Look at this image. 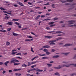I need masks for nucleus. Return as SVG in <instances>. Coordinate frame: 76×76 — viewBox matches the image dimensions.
Instances as JSON below:
<instances>
[{"instance_id":"f257e3e1","label":"nucleus","mask_w":76,"mask_h":76,"mask_svg":"<svg viewBox=\"0 0 76 76\" xmlns=\"http://www.w3.org/2000/svg\"><path fill=\"white\" fill-rule=\"evenodd\" d=\"M71 66V64H68L66 65L65 64H64L62 66H58V67H54V69H56L57 70H58L59 69H60L61 67H70Z\"/></svg>"},{"instance_id":"f03ea898","label":"nucleus","mask_w":76,"mask_h":76,"mask_svg":"<svg viewBox=\"0 0 76 76\" xmlns=\"http://www.w3.org/2000/svg\"><path fill=\"white\" fill-rule=\"evenodd\" d=\"M37 69L36 71H37V72H43V70H41L40 69H38V68L35 69V68H33L30 69V71H34V70H35Z\"/></svg>"},{"instance_id":"7ed1b4c3","label":"nucleus","mask_w":76,"mask_h":76,"mask_svg":"<svg viewBox=\"0 0 76 76\" xmlns=\"http://www.w3.org/2000/svg\"><path fill=\"white\" fill-rule=\"evenodd\" d=\"M68 22H69V23L68 24V25H72V24H74L75 22V21L74 20H71L68 21Z\"/></svg>"},{"instance_id":"20e7f679","label":"nucleus","mask_w":76,"mask_h":76,"mask_svg":"<svg viewBox=\"0 0 76 76\" xmlns=\"http://www.w3.org/2000/svg\"><path fill=\"white\" fill-rule=\"evenodd\" d=\"M72 44L67 43L63 46V47H67V46H72Z\"/></svg>"},{"instance_id":"39448f33","label":"nucleus","mask_w":76,"mask_h":76,"mask_svg":"<svg viewBox=\"0 0 76 76\" xmlns=\"http://www.w3.org/2000/svg\"><path fill=\"white\" fill-rule=\"evenodd\" d=\"M11 60H12L10 62V63H15V58H12L11 59Z\"/></svg>"},{"instance_id":"423d86ee","label":"nucleus","mask_w":76,"mask_h":76,"mask_svg":"<svg viewBox=\"0 0 76 76\" xmlns=\"http://www.w3.org/2000/svg\"><path fill=\"white\" fill-rule=\"evenodd\" d=\"M75 5H76V3H74L72 4H71L70 6L71 7H76V6Z\"/></svg>"},{"instance_id":"0eeeda50","label":"nucleus","mask_w":76,"mask_h":76,"mask_svg":"<svg viewBox=\"0 0 76 76\" xmlns=\"http://www.w3.org/2000/svg\"><path fill=\"white\" fill-rule=\"evenodd\" d=\"M50 47V46L48 45H45L44 46H43L42 47V48H49Z\"/></svg>"},{"instance_id":"6e6552de","label":"nucleus","mask_w":76,"mask_h":76,"mask_svg":"<svg viewBox=\"0 0 76 76\" xmlns=\"http://www.w3.org/2000/svg\"><path fill=\"white\" fill-rule=\"evenodd\" d=\"M53 58H58V57H60V56L58 55H56V56H53Z\"/></svg>"},{"instance_id":"1a4fd4ad","label":"nucleus","mask_w":76,"mask_h":76,"mask_svg":"<svg viewBox=\"0 0 76 76\" xmlns=\"http://www.w3.org/2000/svg\"><path fill=\"white\" fill-rule=\"evenodd\" d=\"M9 61H6L4 63V64L6 66H7V64L9 63Z\"/></svg>"},{"instance_id":"9d476101","label":"nucleus","mask_w":76,"mask_h":76,"mask_svg":"<svg viewBox=\"0 0 76 76\" xmlns=\"http://www.w3.org/2000/svg\"><path fill=\"white\" fill-rule=\"evenodd\" d=\"M47 65H48V67H51L52 66V64H47Z\"/></svg>"},{"instance_id":"9b49d317","label":"nucleus","mask_w":76,"mask_h":76,"mask_svg":"<svg viewBox=\"0 0 76 76\" xmlns=\"http://www.w3.org/2000/svg\"><path fill=\"white\" fill-rule=\"evenodd\" d=\"M18 4H19V5H20V6H23V5L22 4V3L20 2H17Z\"/></svg>"},{"instance_id":"f8f14e48","label":"nucleus","mask_w":76,"mask_h":76,"mask_svg":"<svg viewBox=\"0 0 76 76\" xmlns=\"http://www.w3.org/2000/svg\"><path fill=\"white\" fill-rule=\"evenodd\" d=\"M7 24H8V25H12L13 24V22H8V23H7Z\"/></svg>"},{"instance_id":"ddd939ff","label":"nucleus","mask_w":76,"mask_h":76,"mask_svg":"<svg viewBox=\"0 0 76 76\" xmlns=\"http://www.w3.org/2000/svg\"><path fill=\"white\" fill-rule=\"evenodd\" d=\"M63 39V37H60L56 38L57 41H58V40H60V39Z\"/></svg>"},{"instance_id":"4468645a","label":"nucleus","mask_w":76,"mask_h":76,"mask_svg":"<svg viewBox=\"0 0 76 76\" xmlns=\"http://www.w3.org/2000/svg\"><path fill=\"white\" fill-rule=\"evenodd\" d=\"M56 34H61V33H63V32L58 31L56 32Z\"/></svg>"},{"instance_id":"2eb2a0df","label":"nucleus","mask_w":76,"mask_h":76,"mask_svg":"<svg viewBox=\"0 0 76 76\" xmlns=\"http://www.w3.org/2000/svg\"><path fill=\"white\" fill-rule=\"evenodd\" d=\"M48 58H49V57H42V59H48Z\"/></svg>"},{"instance_id":"dca6fc26","label":"nucleus","mask_w":76,"mask_h":76,"mask_svg":"<svg viewBox=\"0 0 76 76\" xmlns=\"http://www.w3.org/2000/svg\"><path fill=\"white\" fill-rule=\"evenodd\" d=\"M54 75H57V76H60V74L57 72L55 73Z\"/></svg>"},{"instance_id":"f3484780","label":"nucleus","mask_w":76,"mask_h":76,"mask_svg":"<svg viewBox=\"0 0 76 76\" xmlns=\"http://www.w3.org/2000/svg\"><path fill=\"white\" fill-rule=\"evenodd\" d=\"M41 17V15H39L36 17L35 19H36V20H38V19H39V17Z\"/></svg>"},{"instance_id":"a211bd4d","label":"nucleus","mask_w":76,"mask_h":76,"mask_svg":"<svg viewBox=\"0 0 76 76\" xmlns=\"http://www.w3.org/2000/svg\"><path fill=\"white\" fill-rule=\"evenodd\" d=\"M13 35L14 36H18V35H19V34H16L14 32H13L12 33Z\"/></svg>"},{"instance_id":"6ab92c4d","label":"nucleus","mask_w":76,"mask_h":76,"mask_svg":"<svg viewBox=\"0 0 76 76\" xmlns=\"http://www.w3.org/2000/svg\"><path fill=\"white\" fill-rule=\"evenodd\" d=\"M32 40H33V39H26L25 40V41H28V42H29V41H32Z\"/></svg>"},{"instance_id":"aec40b11","label":"nucleus","mask_w":76,"mask_h":76,"mask_svg":"<svg viewBox=\"0 0 76 76\" xmlns=\"http://www.w3.org/2000/svg\"><path fill=\"white\" fill-rule=\"evenodd\" d=\"M50 45H56V44L54 43V42H50Z\"/></svg>"},{"instance_id":"412c9836","label":"nucleus","mask_w":76,"mask_h":76,"mask_svg":"<svg viewBox=\"0 0 76 76\" xmlns=\"http://www.w3.org/2000/svg\"><path fill=\"white\" fill-rule=\"evenodd\" d=\"M55 22H50L48 24L49 25H53V24H54V23H55Z\"/></svg>"},{"instance_id":"4be33fe9","label":"nucleus","mask_w":76,"mask_h":76,"mask_svg":"<svg viewBox=\"0 0 76 76\" xmlns=\"http://www.w3.org/2000/svg\"><path fill=\"white\" fill-rule=\"evenodd\" d=\"M71 66H74V67H76V64H71Z\"/></svg>"},{"instance_id":"5701e85b","label":"nucleus","mask_w":76,"mask_h":76,"mask_svg":"<svg viewBox=\"0 0 76 76\" xmlns=\"http://www.w3.org/2000/svg\"><path fill=\"white\" fill-rule=\"evenodd\" d=\"M46 54H47V55H49V54H51V53L50 52H46Z\"/></svg>"},{"instance_id":"b1692460","label":"nucleus","mask_w":76,"mask_h":76,"mask_svg":"<svg viewBox=\"0 0 76 76\" xmlns=\"http://www.w3.org/2000/svg\"><path fill=\"white\" fill-rule=\"evenodd\" d=\"M69 26V27H73V26H76V25L74 24V25H70V26Z\"/></svg>"},{"instance_id":"393cba45","label":"nucleus","mask_w":76,"mask_h":76,"mask_svg":"<svg viewBox=\"0 0 76 76\" xmlns=\"http://www.w3.org/2000/svg\"><path fill=\"white\" fill-rule=\"evenodd\" d=\"M65 5H66V6H70L71 5V4H69V3H65L64 4Z\"/></svg>"},{"instance_id":"a878e982","label":"nucleus","mask_w":76,"mask_h":76,"mask_svg":"<svg viewBox=\"0 0 76 76\" xmlns=\"http://www.w3.org/2000/svg\"><path fill=\"white\" fill-rule=\"evenodd\" d=\"M16 53H17V52H12V55H15V54H16Z\"/></svg>"},{"instance_id":"bb28decb","label":"nucleus","mask_w":76,"mask_h":76,"mask_svg":"<svg viewBox=\"0 0 76 76\" xmlns=\"http://www.w3.org/2000/svg\"><path fill=\"white\" fill-rule=\"evenodd\" d=\"M12 21H13L14 22H16V21H18V19H13L12 20Z\"/></svg>"},{"instance_id":"cd10ccee","label":"nucleus","mask_w":76,"mask_h":76,"mask_svg":"<svg viewBox=\"0 0 76 76\" xmlns=\"http://www.w3.org/2000/svg\"><path fill=\"white\" fill-rule=\"evenodd\" d=\"M0 9L1 10H6V9L4 8L1 7L0 8Z\"/></svg>"},{"instance_id":"c85d7f7f","label":"nucleus","mask_w":76,"mask_h":76,"mask_svg":"<svg viewBox=\"0 0 76 76\" xmlns=\"http://www.w3.org/2000/svg\"><path fill=\"white\" fill-rule=\"evenodd\" d=\"M73 1V0H67L66 2L67 1V2H72Z\"/></svg>"},{"instance_id":"c756f323","label":"nucleus","mask_w":76,"mask_h":76,"mask_svg":"<svg viewBox=\"0 0 76 76\" xmlns=\"http://www.w3.org/2000/svg\"><path fill=\"white\" fill-rule=\"evenodd\" d=\"M48 50L46 49H45L43 50V51L44 52H47L48 51Z\"/></svg>"},{"instance_id":"7c9ffc66","label":"nucleus","mask_w":76,"mask_h":76,"mask_svg":"<svg viewBox=\"0 0 76 76\" xmlns=\"http://www.w3.org/2000/svg\"><path fill=\"white\" fill-rule=\"evenodd\" d=\"M38 56L35 57L34 58H33L31 59V61H33V60H34V59H35V58H38Z\"/></svg>"},{"instance_id":"2f4dec72","label":"nucleus","mask_w":76,"mask_h":76,"mask_svg":"<svg viewBox=\"0 0 76 76\" xmlns=\"http://www.w3.org/2000/svg\"><path fill=\"white\" fill-rule=\"evenodd\" d=\"M68 54H69V53H62V54H64L65 56H67Z\"/></svg>"},{"instance_id":"473e14b6","label":"nucleus","mask_w":76,"mask_h":76,"mask_svg":"<svg viewBox=\"0 0 76 76\" xmlns=\"http://www.w3.org/2000/svg\"><path fill=\"white\" fill-rule=\"evenodd\" d=\"M45 20L47 21V20H50V19H49L48 18H47V19H44V20H43V21H45Z\"/></svg>"},{"instance_id":"72a5a7b5","label":"nucleus","mask_w":76,"mask_h":76,"mask_svg":"<svg viewBox=\"0 0 76 76\" xmlns=\"http://www.w3.org/2000/svg\"><path fill=\"white\" fill-rule=\"evenodd\" d=\"M56 51V50L55 49H53L52 50L51 52L52 53H53V52H55Z\"/></svg>"},{"instance_id":"f704fd0d","label":"nucleus","mask_w":76,"mask_h":76,"mask_svg":"<svg viewBox=\"0 0 76 76\" xmlns=\"http://www.w3.org/2000/svg\"><path fill=\"white\" fill-rule=\"evenodd\" d=\"M23 67H27V65H26V64H23L22 65Z\"/></svg>"},{"instance_id":"c9c22d12","label":"nucleus","mask_w":76,"mask_h":76,"mask_svg":"<svg viewBox=\"0 0 76 76\" xmlns=\"http://www.w3.org/2000/svg\"><path fill=\"white\" fill-rule=\"evenodd\" d=\"M9 17H8L7 16H5L4 18V19H6V20H7V19H9Z\"/></svg>"},{"instance_id":"e433bc0d","label":"nucleus","mask_w":76,"mask_h":76,"mask_svg":"<svg viewBox=\"0 0 76 76\" xmlns=\"http://www.w3.org/2000/svg\"><path fill=\"white\" fill-rule=\"evenodd\" d=\"M27 38H33V37H31V36H28L27 37Z\"/></svg>"},{"instance_id":"4c0bfd02","label":"nucleus","mask_w":76,"mask_h":76,"mask_svg":"<svg viewBox=\"0 0 76 76\" xmlns=\"http://www.w3.org/2000/svg\"><path fill=\"white\" fill-rule=\"evenodd\" d=\"M19 64H20V63L18 64V63H15L14 64V66H16V65H18Z\"/></svg>"},{"instance_id":"58836bf2","label":"nucleus","mask_w":76,"mask_h":76,"mask_svg":"<svg viewBox=\"0 0 76 76\" xmlns=\"http://www.w3.org/2000/svg\"><path fill=\"white\" fill-rule=\"evenodd\" d=\"M39 56H42H42H46V55L45 54L41 55L40 54H39Z\"/></svg>"},{"instance_id":"ea45409f","label":"nucleus","mask_w":76,"mask_h":76,"mask_svg":"<svg viewBox=\"0 0 76 76\" xmlns=\"http://www.w3.org/2000/svg\"><path fill=\"white\" fill-rule=\"evenodd\" d=\"M10 44V42H7V45H9Z\"/></svg>"},{"instance_id":"a19ab883","label":"nucleus","mask_w":76,"mask_h":76,"mask_svg":"<svg viewBox=\"0 0 76 76\" xmlns=\"http://www.w3.org/2000/svg\"><path fill=\"white\" fill-rule=\"evenodd\" d=\"M14 61L15 62H19V61L18 60H16L15 58H14Z\"/></svg>"},{"instance_id":"79ce46f5","label":"nucleus","mask_w":76,"mask_h":76,"mask_svg":"<svg viewBox=\"0 0 76 76\" xmlns=\"http://www.w3.org/2000/svg\"><path fill=\"white\" fill-rule=\"evenodd\" d=\"M58 18L57 17H55V18H53V20H58Z\"/></svg>"},{"instance_id":"37998d69","label":"nucleus","mask_w":76,"mask_h":76,"mask_svg":"<svg viewBox=\"0 0 76 76\" xmlns=\"http://www.w3.org/2000/svg\"><path fill=\"white\" fill-rule=\"evenodd\" d=\"M60 45H63L64 43H63V42H61L59 44Z\"/></svg>"},{"instance_id":"c03bdc74","label":"nucleus","mask_w":76,"mask_h":76,"mask_svg":"<svg viewBox=\"0 0 76 76\" xmlns=\"http://www.w3.org/2000/svg\"><path fill=\"white\" fill-rule=\"evenodd\" d=\"M36 66H37V65H33L31 66V68H34V67H36Z\"/></svg>"},{"instance_id":"a18cd8bd","label":"nucleus","mask_w":76,"mask_h":76,"mask_svg":"<svg viewBox=\"0 0 76 76\" xmlns=\"http://www.w3.org/2000/svg\"><path fill=\"white\" fill-rule=\"evenodd\" d=\"M54 42V40H51L50 41H49V43H50V42Z\"/></svg>"},{"instance_id":"49530a36","label":"nucleus","mask_w":76,"mask_h":76,"mask_svg":"<svg viewBox=\"0 0 76 76\" xmlns=\"http://www.w3.org/2000/svg\"><path fill=\"white\" fill-rule=\"evenodd\" d=\"M76 73H73L71 75V76H73L75 75H76Z\"/></svg>"},{"instance_id":"de8ad7c7","label":"nucleus","mask_w":76,"mask_h":76,"mask_svg":"<svg viewBox=\"0 0 76 76\" xmlns=\"http://www.w3.org/2000/svg\"><path fill=\"white\" fill-rule=\"evenodd\" d=\"M31 51H32L33 53H34V51L33 50V48H31Z\"/></svg>"},{"instance_id":"09e8293b","label":"nucleus","mask_w":76,"mask_h":76,"mask_svg":"<svg viewBox=\"0 0 76 76\" xmlns=\"http://www.w3.org/2000/svg\"><path fill=\"white\" fill-rule=\"evenodd\" d=\"M28 66H30V65H31V63L28 62Z\"/></svg>"},{"instance_id":"8fccbe9b","label":"nucleus","mask_w":76,"mask_h":76,"mask_svg":"<svg viewBox=\"0 0 76 76\" xmlns=\"http://www.w3.org/2000/svg\"><path fill=\"white\" fill-rule=\"evenodd\" d=\"M16 58H19V59H22V58H20V57L19 56L16 57Z\"/></svg>"},{"instance_id":"3c124183","label":"nucleus","mask_w":76,"mask_h":76,"mask_svg":"<svg viewBox=\"0 0 76 76\" xmlns=\"http://www.w3.org/2000/svg\"><path fill=\"white\" fill-rule=\"evenodd\" d=\"M53 38V36H49V39H50V38Z\"/></svg>"},{"instance_id":"603ef678","label":"nucleus","mask_w":76,"mask_h":76,"mask_svg":"<svg viewBox=\"0 0 76 76\" xmlns=\"http://www.w3.org/2000/svg\"><path fill=\"white\" fill-rule=\"evenodd\" d=\"M11 28H8L7 29V31H10V30H11Z\"/></svg>"},{"instance_id":"864d4df0","label":"nucleus","mask_w":76,"mask_h":76,"mask_svg":"<svg viewBox=\"0 0 76 76\" xmlns=\"http://www.w3.org/2000/svg\"><path fill=\"white\" fill-rule=\"evenodd\" d=\"M16 55H21V53H17L16 54Z\"/></svg>"},{"instance_id":"5fc2aeb1","label":"nucleus","mask_w":76,"mask_h":76,"mask_svg":"<svg viewBox=\"0 0 76 76\" xmlns=\"http://www.w3.org/2000/svg\"><path fill=\"white\" fill-rule=\"evenodd\" d=\"M2 64H4V63L2 62H0V65H2Z\"/></svg>"},{"instance_id":"6e6d98bb","label":"nucleus","mask_w":76,"mask_h":76,"mask_svg":"<svg viewBox=\"0 0 76 76\" xmlns=\"http://www.w3.org/2000/svg\"><path fill=\"white\" fill-rule=\"evenodd\" d=\"M56 25V24H54V25H52L50 26V27H53L54 26H55Z\"/></svg>"},{"instance_id":"4d7b16f0","label":"nucleus","mask_w":76,"mask_h":76,"mask_svg":"<svg viewBox=\"0 0 76 76\" xmlns=\"http://www.w3.org/2000/svg\"><path fill=\"white\" fill-rule=\"evenodd\" d=\"M62 63H65V64H67V63H68V62H66V61H63Z\"/></svg>"},{"instance_id":"13d9d810","label":"nucleus","mask_w":76,"mask_h":76,"mask_svg":"<svg viewBox=\"0 0 76 76\" xmlns=\"http://www.w3.org/2000/svg\"><path fill=\"white\" fill-rule=\"evenodd\" d=\"M2 73L3 74H4V73H6V71L4 70L3 71Z\"/></svg>"},{"instance_id":"bf43d9fd","label":"nucleus","mask_w":76,"mask_h":76,"mask_svg":"<svg viewBox=\"0 0 76 76\" xmlns=\"http://www.w3.org/2000/svg\"><path fill=\"white\" fill-rule=\"evenodd\" d=\"M53 71V69H50V70L49 71V72H52Z\"/></svg>"},{"instance_id":"052dcab7","label":"nucleus","mask_w":76,"mask_h":76,"mask_svg":"<svg viewBox=\"0 0 76 76\" xmlns=\"http://www.w3.org/2000/svg\"><path fill=\"white\" fill-rule=\"evenodd\" d=\"M37 3H43V1H39L37 2Z\"/></svg>"},{"instance_id":"680f3d73","label":"nucleus","mask_w":76,"mask_h":76,"mask_svg":"<svg viewBox=\"0 0 76 76\" xmlns=\"http://www.w3.org/2000/svg\"><path fill=\"white\" fill-rule=\"evenodd\" d=\"M67 2L66 1H64L63 2H62V3H66Z\"/></svg>"},{"instance_id":"e2e57ef3","label":"nucleus","mask_w":76,"mask_h":76,"mask_svg":"<svg viewBox=\"0 0 76 76\" xmlns=\"http://www.w3.org/2000/svg\"><path fill=\"white\" fill-rule=\"evenodd\" d=\"M15 24H16V25H19L20 24L19 23H18V22H15Z\"/></svg>"},{"instance_id":"0e129e2a","label":"nucleus","mask_w":76,"mask_h":76,"mask_svg":"<svg viewBox=\"0 0 76 76\" xmlns=\"http://www.w3.org/2000/svg\"><path fill=\"white\" fill-rule=\"evenodd\" d=\"M9 73H11L12 72V70H9Z\"/></svg>"},{"instance_id":"69168bd1","label":"nucleus","mask_w":76,"mask_h":76,"mask_svg":"<svg viewBox=\"0 0 76 76\" xmlns=\"http://www.w3.org/2000/svg\"><path fill=\"white\" fill-rule=\"evenodd\" d=\"M75 57H76V54L75 55L74 57L73 58V59H75Z\"/></svg>"},{"instance_id":"338daca9","label":"nucleus","mask_w":76,"mask_h":76,"mask_svg":"<svg viewBox=\"0 0 76 76\" xmlns=\"http://www.w3.org/2000/svg\"><path fill=\"white\" fill-rule=\"evenodd\" d=\"M21 75H22V74H18V75H17V76H21Z\"/></svg>"},{"instance_id":"774afa93","label":"nucleus","mask_w":76,"mask_h":76,"mask_svg":"<svg viewBox=\"0 0 76 76\" xmlns=\"http://www.w3.org/2000/svg\"><path fill=\"white\" fill-rule=\"evenodd\" d=\"M14 6L15 7H18V5L17 4H14Z\"/></svg>"}]
</instances>
